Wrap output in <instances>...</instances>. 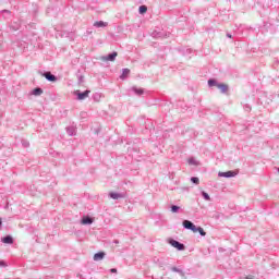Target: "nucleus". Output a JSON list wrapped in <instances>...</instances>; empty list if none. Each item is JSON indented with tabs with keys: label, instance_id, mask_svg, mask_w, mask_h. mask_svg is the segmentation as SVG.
I'll return each mask as SVG.
<instances>
[{
	"label": "nucleus",
	"instance_id": "f257e3e1",
	"mask_svg": "<svg viewBox=\"0 0 279 279\" xmlns=\"http://www.w3.org/2000/svg\"><path fill=\"white\" fill-rule=\"evenodd\" d=\"M74 95H76L78 101H84V99H86L88 97V95H90V90L86 89L85 92H80V90H76L74 93Z\"/></svg>",
	"mask_w": 279,
	"mask_h": 279
},
{
	"label": "nucleus",
	"instance_id": "f03ea898",
	"mask_svg": "<svg viewBox=\"0 0 279 279\" xmlns=\"http://www.w3.org/2000/svg\"><path fill=\"white\" fill-rule=\"evenodd\" d=\"M183 228H185V230H191L192 232H197V227L191 220H184Z\"/></svg>",
	"mask_w": 279,
	"mask_h": 279
},
{
	"label": "nucleus",
	"instance_id": "7ed1b4c3",
	"mask_svg": "<svg viewBox=\"0 0 279 279\" xmlns=\"http://www.w3.org/2000/svg\"><path fill=\"white\" fill-rule=\"evenodd\" d=\"M170 245H172V247H175L177 250H179V252L184 251V244L175 241V240H170Z\"/></svg>",
	"mask_w": 279,
	"mask_h": 279
},
{
	"label": "nucleus",
	"instance_id": "20e7f679",
	"mask_svg": "<svg viewBox=\"0 0 279 279\" xmlns=\"http://www.w3.org/2000/svg\"><path fill=\"white\" fill-rule=\"evenodd\" d=\"M218 175H219V178H235L236 172L230 170L227 172H219Z\"/></svg>",
	"mask_w": 279,
	"mask_h": 279
},
{
	"label": "nucleus",
	"instance_id": "39448f33",
	"mask_svg": "<svg viewBox=\"0 0 279 279\" xmlns=\"http://www.w3.org/2000/svg\"><path fill=\"white\" fill-rule=\"evenodd\" d=\"M117 56L118 53L114 51L106 57H102V60H105V62H114V60H117Z\"/></svg>",
	"mask_w": 279,
	"mask_h": 279
},
{
	"label": "nucleus",
	"instance_id": "423d86ee",
	"mask_svg": "<svg viewBox=\"0 0 279 279\" xmlns=\"http://www.w3.org/2000/svg\"><path fill=\"white\" fill-rule=\"evenodd\" d=\"M44 77H46L48 82H58V77L51 74V72L44 73Z\"/></svg>",
	"mask_w": 279,
	"mask_h": 279
},
{
	"label": "nucleus",
	"instance_id": "0eeeda50",
	"mask_svg": "<svg viewBox=\"0 0 279 279\" xmlns=\"http://www.w3.org/2000/svg\"><path fill=\"white\" fill-rule=\"evenodd\" d=\"M109 197H111V199H123V197H125V195H123L121 193H117V192H111V193H109Z\"/></svg>",
	"mask_w": 279,
	"mask_h": 279
},
{
	"label": "nucleus",
	"instance_id": "6e6552de",
	"mask_svg": "<svg viewBox=\"0 0 279 279\" xmlns=\"http://www.w3.org/2000/svg\"><path fill=\"white\" fill-rule=\"evenodd\" d=\"M2 243H5L7 245H12L14 243V239L12 235H7L2 239Z\"/></svg>",
	"mask_w": 279,
	"mask_h": 279
},
{
	"label": "nucleus",
	"instance_id": "1a4fd4ad",
	"mask_svg": "<svg viewBox=\"0 0 279 279\" xmlns=\"http://www.w3.org/2000/svg\"><path fill=\"white\" fill-rule=\"evenodd\" d=\"M106 258V253L104 252H98L94 255V260H104Z\"/></svg>",
	"mask_w": 279,
	"mask_h": 279
},
{
	"label": "nucleus",
	"instance_id": "9d476101",
	"mask_svg": "<svg viewBox=\"0 0 279 279\" xmlns=\"http://www.w3.org/2000/svg\"><path fill=\"white\" fill-rule=\"evenodd\" d=\"M217 88L223 94L228 93V85L223 83H218Z\"/></svg>",
	"mask_w": 279,
	"mask_h": 279
},
{
	"label": "nucleus",
	"instance_id": "9b49d317",
	"mask_svg": "<svg viewBox=\"0 0 279 279\" xmlns=\"http://www.w3.org/2000/svg\"><path fill=\"white\" fill-rule=\"evenodd\" d=\"M81 223H83V226H90V223H93V218L86 216L81 220Z\"/></svg>",
	"mask_w": 279,
	"mask_h": 279
},
{
	"label": "nucleus",
	"instance_id": "f8f14e48",
	"mask_svg": "<svg viewBox=\"0 0 279 279\" xmlns=\"http://www.w3.org/2000/svg\"><path fill=\"white\" fill-rule=\"evenodd\" d=\"M129 75H130V69H123L122 74L120 75V80H128Z\"/></svg>",
	"mask_w": 279,
	"mask_h": 279
},
{
	"label": "nucleus",
	"instance_id": "ddd939ff",
	"mask_svg": "<svg viewBox=\"0 0 279 279\" xmlns=\"http://www.w3.org/2000/svg\"><path fill=\"white\" fill-rule=\"evenodd\" d=\"M32 95H34L35 97H40V95H43V88L36 87L32 90Z\"/></svg>",
	"mask_w": 279,
	"mask_h": 279
},
{
	"label": "nucleus",
	"instance_id": "4468645a",
	"mask_svg": "<svg viewBox=\"0 0 279 279\" xmlns=\"http://www.w3.org/2000/svg\"><path fill=\"white\" fill-rule=\"evenodd\" d=\"M94 27H108V22L97 21L94 23Z\"/></svg>",
	"mask_w": 279,
	"mask_h": 279
},
{
	"label": "nucleus",
	"instance_id": "2eb2a0df",
	"mask_svg": "<svg viewBox=\"0 0 279 279\" xmlns=\"http://www.w3.org/2000/svg\"><path fill=\"white\" fill-rule=\"evenodd\" d=\"M66 133L69 134V136H75V134H77L74 126H68Z\"/></svg>",
	"mask_w": 279,
	"mask_h": 279
},
{
	"label": "nucleus",
	"instance_id": "dca6fc26",
	"mask_svg": "<svg viewBox=\"0 0 279 279\" xmlns=\"http://www.w3.org/2000/svg\"><path fill=\"white\" fill-rule=\"evenodd\" d=\"M171 271H174L175 274H180V276H181L182 278H184V276H185L184 270H182V269H180V268H178V267H172V268H171Z\"/></svg>",
	"mask_w": 279,
	"mask_h": 279
},
{
	"label": "nucleus",
	"instance_id": "f3484780",
	"mask_svg": "<svg viewBox=\"0 0 279 279\" xmlns=\"http://www.w3.org/2000/svg\"><path fill=\"white\" fill-rule=\"evenodd\" d=\"M132 90L135 95H143L144 93L143 88L132 87Z\"/></svg>",
	"mask_w": 279,
	"mask_h": 279
},
{
	"label": "nucleus",
	"instance_id": "a211bd4d",
	"mask_svg": "<svg viewBox=\"0 0 279 279\" xmlns=\"http://www.w3.org/2000/svg\"><path fill=\"white\" fill-rule=\"evenodd\" d=\"M196 232H199L201 236H206V231L202 227H196Z\"/></svg>",
	"mask_w": 279,
	"mask_h": 279
},
{
	"label": "nucleus",
	"instance_id": "6ab92c4d",
	"mask_svg": "<svg viewBox=\"0 0 279 279\" xmlns=\"http://www.w3.org/2000/svg\"><path fill=\"white\" fill-rule=\"evenodd\" d=\"M93 99H94V101H100L101 100V94H99V93L94 94Z\"/></svg>",
	"mask_w": 279,
	"mask_h": 279
},
{
	"label": "nucleus",
	"instance_id": "aec40b11",
	"mask_svg": "<svg viewBox=\"0 0 279 279\" xmlns=\"http://www.w3.org/2000/svg\"><path fill=\"white\" fill-rule=\"evenodd\" d=\"M217 85H219V83H217L216 80L210 78V80L208 81V86H217Z\"/></svg>",
	"mask_w": 279,
	"mask_h": 279
},
{
	"label": "nucleus",
	"instance_id": "412c9836",
	"mask_svg": "<svg viewBox=\"0 0 279 279\" xmlns=\"http://www.w3.org/2000/svg\"><path fill=\"white\" fill-rule=\"evenodd\" d=\"M202 196L204 197V199H206V202H210V195H208V193L202 192Z\"/></svg>",
	"mask_w": 279,
	"mask_h": 279
},
{
	"label": "nucleus",
	"instance_id": "4be33fe9",
	"mask_svg": "<svg viewBox=\"0 0 279 279\" xmlns=\"http://www.w3.org/2000/svg\"><path fill=\"white\" fill-rule=\"evenodd\" d=\"M191 182H193V184H199V178H197V177H192V178H191Z\"/></svg>",
	"mask_w": 279,
	"mask_h": 279
},
{
	"label": "nucleus",
	"instance_id": "5701e85b",
	"mask_svg": "<svg viewBox=\"0 0 279 279\" xmlns=\"http://www.w3.org/2000/svg\"><path fill=\"white\" fill-rule=\"evenodd\" d=\"M178 210H180V206H178V205L171 206V213H178Z\"/></svg>",
	"mask_w": 279,
	"mask_h": 279
},
{
	"label": "nucleus",
	"instance_id": "b1692460",
	"mask_svg": "<svg viewBox=\"0 0 279 279\" xmlns=\"http://www.w3.org/2000/svg\"><path fill=\"white\" fill-rule=\"evenodd\" d=\"M147 12V8L145 5L140 7V14H145Z\"/></svg>",
	"mask_w": 279,
	"mask_h": 279
},
{
	"label": "nucleus",
	"instance_id": "393cba45",
	"mask_svg": "<svg viewBox=\"0 0 279 279\" xmlns=\"http://www.w3.org/2000/svg\"><path fill=\"white\" fill-rule=\"evenodd\" d=\"M189 165H197V160H195L194 158H190Z\"/></svg>",
	"mask_w": 279,
	"mask_h": 279
},
{
	"label": "nucleus",
	"instance_id": "a878e982",
	"mask_svg": "<svg viewBox=\"0 0 279 279\" xmlns=\"http://www.w3.org/2000/svg\"><path fill=\"white\" fill-rule=\"evenodd\" d=\"M78 84H84V76L82 75L78 76Z\"/></svg>",
	"mask_w": 279,
	"mask_h": 279
},
{
	"label": "nucleus",
	"instance_id": "bb28decb",
	"mask_svg": "<svg viewBox=\"0 0 279 279\" xmlns=\"http://www.w3.org/2000/svg\"><path fill=\"white\" fill-rule=\"evenodd\" d=\"M109 271H110V274H117L118 270H117V268H111Z\"/></svg>",
	"mask_w": 279,
	"mask_h": 279
},
{
	"label": "nucleus",
	"instance_id": "cd10ccee",
	"mask_svg": "<svg viewBox=\"0 0 279 279\" xmlns=\"http://www.w3.org/2000/svg\"><path fill=\"white\" fill-rule=\"evenodd\" d=\"M0 267H5V262H0Z\"/></svg>",
	"mask_w": 279,
	"mask_h": 279
},
{
	"label": "nucleus",
	"instance_id": "c85d7f7f",
	"mask_svg": "<svg viewBox=\"0 0 279 279\" xmlns=\"http://www.w3.org/2000/svg\"><path fill=\"white\" fill-rule=\"evenodd\" d=\"M227 38H232V35L228 33Z\"/></svg>",
	"mask_w": 279,
	"mask_h": 279
},
{
	"label": "nucleus",
	"instance_id": "c756f323",
	"mask_svg": "<svg viewBox=\"0 0 279 279\" xmlns=\"http://www.w3.org/2000/svg\"><path fill=\"white\" fill-rule=\"evenodd\" d=\"M2 225L1 218H0V226Z\"/></svg>",
	"mask_w": 279,
	"mask_h": 279
},
{
	"label": "nucleus",
	"instance_id": "7c9ffc66",
	"mask_svg": "<svg viewBox=\"0 0 279 279\" xmlns=\"http://www.w3.org/2000/svg\"><path fill=\"white\" fill-rule=\"evenodd\" d=\"M114 243H119V241L116 240Z\"/></svg>",
	"mask_w": 279,
	"mask_h": 279
}]
</instances>
